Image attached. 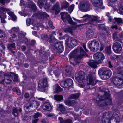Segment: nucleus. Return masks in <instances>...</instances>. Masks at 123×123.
Here are the masks:
<instances>
[{"label": "nucleus", "instance_id": "1", "mask_svg": "<svg viewBox=\"0 0 123 123\" xmlns=\"http://www.w3.org/2000/svg\"><path fill=\"white\" fill-rule=\"evenodd\" d=\"M85 73L82 71H79L76 74L75 78L76 80L79 83V86L81 88H83L86 83L88 85L92 86L96 84L97 81L94 75H89L88 77L89 80L87 81L85 79Z\"/></svg>", "mask_w": 123, "mask_h": 123}, {"label": "nucleus", "instance_id": "2", "mask_svg": "<svg viewBox=\"0 0 123 123\" xmlns=\"http://www.w3.org/2000/svg\"><path fill=\"white\" fill-rule=\"evenodd\" d=\"M87 55L86 53L84 51L82 47H78L71 53L68 56L71 63L75 65L79 62L75 60V58H81L83 56Z\"/></svg>", "mask_w": 123, "mask_h": 123}, {"label": "nucleus", "instance_id": "3", "mask_svg": "<svg viewBox=\"0 0 123 123\" xmlns=\"http://www.w3.org/2000/svg\"><path fill=\"white\" fill-rule=\"evenodd\" d=\"M88 46L90 50L97 51L99 49V44L98 41L94 39L88 42Z\"/></svg>", "mask_w": 123, "mask_h": 123}, {"label": "nucleus", "instance_id": "4", "mask_svg": "<svg viewBox=\"0 0 123 123\" xmlns=\"http://www.w3.org/2000/svg\"><path fill=\"white\" fill-rule=\"evenodd\" d=\"M39 102L34 101L31 103H29L24 106V109L27 112H30L31 110V108L33 107L37 109L40 105Z\"/></svg>", "mask_w": 123, "mask_h": 123}, {"label": "nucleus", "instance_id": "5", "mask_svg": "<svg viewBox=\"0 0 123 123\" xmlns=\"http://www.w3.org/2000/svg\"><path fill=\"white\" fill-rule=\"evenodd\" d=\"M78 43L77 40L71 37H69L65 42V44L67 46L70 48H72L76 46Z\"/></svg>", "mask_w": 123, "mask_h": 123}, {"label": "nucleus", "instance_id": "6", "mask_svg": "<svg viewBox=\"0 0 123 123\" xmlns=\"http://www.w3.org/2000/svg\"><path fill=\"white\" fill-rule=\"evenodd\" d=\"M85 20H88L89 22L88 23V26H94L92 24L94 21L97 20L99 19V18L97 16L93 15H85L83 17Z\"/></svg>", "mask_w": 123, "mask_h": 123}, {"label": "nucleus", "instance_id": "7", "mask_svg": "<svg viewBox=\"0 0 123 123\" xmlns=\"http://www.w3.org/2000/svg\"><path fill=\"white\" fill-rule=\"evenodd\" d=\"M61 18L64 22H66L67 20H68V23L70 24L75 25L76 23L72 21L71 18L70 16L67 14V12H63L60 13Z\"/></svg>", "mask_w": 123, "mask_h": 123}, {"label": "nucleus", "instance_id": "8", "mask_svg": "<svg viewBox=\"0 0 123 123\" xmlns=\"http://www.w3.org/2000/svg\"><path fill=\"white\" fill-rule=\"evenodd\" d=\"M93 57L94 59L97 60V61L98 64H100L102 62V61L105 58L104 55L101 52H97L94 54Z\"/></svg>", "mask_w": 123, "mask_h": 123}, {"label": "nucleus", "instance_id": "9", "mask_svg": "<svg viewBox=\"0 0 123 123\" xmlns=\"http://www.w3.org/2000/svg\"><path fill=\"white\" fill-rule=\"evenodd\" d=\"M20 5H21L25 6V7H31L34 10L36 9V6L35 4L30 1H29L28 3H26V4L25 2L23 0H21Z\"/></svg>", "mask_w": 123, "mask_h": 123}, {"label": "nucleus", "instance_id": "10", "mask_svg": "<svg viewBox=\"0 0 123 123\" xmlns=\"http://www.w3.org/2000/svg\"><path fill=\"white\" fill-rule=\"evenodd\" d=\"M73 84L72 80L68 79L63 81H62L60 84L61 86L64 88H68Z\"/></svg>", "mask_w": 123, "mask_h": 123}, {"label": "nucleus", "instance_id": "11", "mask_svg": "<svg viewBox=\"0 0 123 123\" xmlns=\"http://www.w3.org/2000/svg\"><path fill=\"white\" fill-rule=\"evenodd\" d=\"M53 49L59 52H62L63 50V46L61 42L55 43L54 45Z\"/></svg>", "mask_w": 123, "mask_h": 123}, {"label": "nucleus", "instance_id": "12", "mask_svg": "<svg viewBox=\"0 0 123 123\" xmlns=\"http://www.w3.org/2000/svg\"><path fill=\"white\" fill-rule=\"evenodd\" d=\"M89 7V4L87 2H84L80 4L79 6V9L83 12H85L88 11Z\"/></svg>", "mask_w": 123, "mask_h": 123}, {"label": "nucleus", "instance_id": "13", "mask_svg": "<svg viewBox=\"0 0 123 123\" xmlns=\"http://www.w3.org/2000/svg\"><path fill=\"white\" fill-rule=\"evenodd\" d=\"M93 5L95 7L103 9L104 7H101L102 5V0H90Z\"/></svg>", "mask_w": 123, "mask_h": 123}, {"label": "nucleus", "instance_id": "14", "mask_svg": "<svg viewBox=\"0 0 123 123\" xmlns=\"http://www.w3.org/2000/svg\"><path fill=\"white\" fill-rule=\"evenodd\" d=\"M113 49L114 52L116 53H119L122 49V47L120 43L116 42L113 45Z\"/></svg>", "mask_w": 123, "mask_h": 123}, {"label": "nucleus", "instance_id": "15", "mask_svg": "<svg viewBox=\"0 0 123 123\" xmlns=\"http://www.w3.org/2000/svg\"><path fill=\"white\" fill-rule=\"evenodd\" d=\"M45 1V3L44 5V7L46 10H47L49 7L50 6V4L47 3L46 1L45 0H39L38 2V5L40 8H42L43 6L44 3Z\"/></svg>", "mask_w": 123, "mask_h": 123}, {"label": "nucleus", "instance_id": "16", "mask_svg": "<svg viewBox=\"0 0 123 123\" xmlns=\"http://www.w3.org/2000/svg\"><path fill=\"white\" fill-rule=\"evenodd\" d=\"M52 109V106L50 104L49 102H45L42 106L41 109L43 111H49L51 110Z\"/></svg>", "mask_w": 123, "mask_h": 123}, {"label": "nucleus", "instance_id": "17", "mask_svg": "<svg viewBox=\"0 0 123 123\" xmlns=\"http://www.w3.org/2000/svg\"><path fill=\"white\" fill-rule=\"evenodd\" d=\"M19 28L18 27H13L9 31V32L11 34V36L12 38L15 37L16 35L19 33Z\"/></svg>", "mask_w": 123, "mask_h": 123}, {"label": "nucleus", "instance_id": "18", "mask_svg": "<svg viewBox=\"0 0 123 123\" xmlns=\"http://www.w3.org/2000/svg\"><path fill=\"white\" fill-rule=\"evenodd\" d=\"M102 74L103 75V78L104 80L108 79L111 75L112 73L109 70H107L103 71Z\"/></svg>", "mask_w": 123, "mask_h": 123}, {"label": "nucleus", "instance_id": "19", "mask_svg": "<svg viewBox=\"0 0 123 123\" xmlns=\"http://www.w3.org/2000/svg\"><path fill=\"white\" fill-rule=\"evenodd\" d=\"M38 86L42 88L48 86L47 78L43 79L42 82L39 84Z\"/></svg>", "mask_w": 123, "mask_h": 123}, {"label": "nucleus", "instance_id": "20", "mask_svg": "<svg viewBox=\"0 0 123 123\" xmlns=\"http://www.w3.org/2000/svg\"><path fill=\"white\" fill-rule=\"evenodd\" d=\"M52 11L55 13V15H57L60 12V9L59 7V4L56 3V4L54 5L52 9Z\"/></svg>", "mask_w": 123, "mask_h": 123}, {"label": "nucleus", "instance_id": "21", "mask_svg": "<svg viewBox=\"0 0 123 123\" xmlns=\"http://www.w3.org/2000/svg\"><path fill=\"white\" fill-rule=\"evenodd\" d=\"M98 62L97 61L91 60L88 62V65L91 67L94 68H95L97 67V65L99 64H98L97 62Z\"/></svg>", "mask_w": 123, "mask_h": 123}, {"label": "nucleus", "instance_id": "22", "mask_svg": "<svg viewBox=\"0 0 123 123\" xmlns=\"http://www.w3.org/2000/svg\"><path fill=\"white\" fill-rule=\"evenodd\" d=\"M4 79L5 82L7 83H9L11 82L12 80V77L10 75H4Z\"/></svg>", "mask_w": 123, "mask_h": 123}, {"label": "nucleus", "instance_id": "23", "mask_svg": "<svg viewBox=\"0 0 123 123\" xmlns=\"http://www.w3.org/2000/svg\"><path fill=\"white\" fill-rule=\"evenodd\" d=\"M72 69V67L70 66H66L65 69V74L66 76H68L70 75Z\"/></svg>", "mask_w": 123, "mask_h": 123}, {"label": "nucleus", "instance_id": "24", "mask_svg": "<svg viewBox=\"0 0 123 123\" xmlns=\"http://www.w3.org/2000/svg\"><path fill=\"white\" fill-rule=\"evenodd\" d=\"M114 83L115 85H120L123 83V79L121 78L115 77L114 79Z\"/></svg>", "mask_w": 123, "mask_h": 123}, {"label": "nucleus", "instance_id": "25", "mask_svg": "<svg viewBox=\"0 0 123 123\" xmlns=\"http://www.w3.org/2000/svg\"><path fill=\"white\" fill-rule=\"evenodd\" d=\"M65 104L69 106H72L76 104V101L74 100H67L65 102Z\"/></svg>", "mask_w": 123, "mask_h": 123}, {"label": "nucleus", "instance_id": "26", "mask_svg": "<svg viewBox=\"0 0 123 123\" xmlns=\"http://www.w3.org/2000/svg\"><path fill=\"white\" fill-rule=\"evenodd\" d=\"M94 35V33L92 31L91 29L88 30L86 34V37L88 38H90L92 37Z\"/></svg>", "mask_w": 123, "mask_h": 123}, {"label": "nucleus", "instance_id": "27", "mask_svg": "<svg viewBox=\"0 0 123 123\" xmlns=\"http://www.w3.org/2000/svg\"><path fill=\"white\" fill-rule=\"evenodd\" d=\"M54 33V34L55 35H56L55 32H53L51 33V35H49V36L48 37V39L49 40V42L51 43H53L54 42H56L57 41V40L55 39V38H53L52 40L51 39L52 36Z\"/></svg>", "mask_w": 123, "mask_h": 123}, {"label": "nucleus", "instance_id": "28", "mask_svg": "<svg viewBox=\"0 0 123 123\" xmlns=\"http://www.w3.org/2000/svg\"><path fill=\"white\" fill-rule=\"evenodd\" d=\"M80 95V94L79 93L71 95L69 96V98L70 99H77L78 98Z\"/></svg>", "mask_w": 123, "mask_h": 123}, {"label": "nucleus", "instance_id": "29", "mask_svg": "<svg viewBox=\"0 0 123 123\" xmlns=\"http://www.w3.org/2000/svg\"><path fill=\"white\" fill-rule=\"evenodd\" d=\"M54 99L56 100L60 101L63 99V96L62 95H55L54 96Z\"/></svg>", "mask_w": 123, "mask_h": 123}, {"label": "nucleus", "instance_id": "30", "mask_svg": "<svg viewBox=\"0 0 123 123\" xmlns=\"http://www.w3.org/2000/svg\"><path fill=\"white\" fill-rule=\"evenodd\" d=\"M57 107L58 109L62 112L63 111H64L65 110V108L63 105L61 104H58Z\"/></svg>", "mask_w": 123, "mask_h": 123}, {"label": "nucleus", "instance_id": "31", "mask_svg": "<svg viewBox=\"0 0 123 123\" xmlns=\"http://www.w3.org/2000/svg\"><path fill=\"white\" fill-rule=\"evenodd\" d=\"M116 70L117 74L123 76V71L121 70V68H117Z\"/></svg>", "mask_w": 123, "mask_h": 123}, {"label": "nucleus", "instance_id": "32", "mask_svg": "<svg viewBox=\"0 0 123 123\" xmlns=\"http://www.w3.org/2000/svg\"><path fill=\"white\" fill-rule=\"evenodd\" d=\"M111 48L110 46L106 47L105 49V53L109 55L111 54Z\"/></svg>", "mask_w": 123, "mask_h": 123}, {"label": "nucleus", "instance_id": "33", "mask_svg": "<svg viewBox=\"0 0 123 123\" xmlns=\"http://www.w3.org/2000/svg\"><path fill=\"white\" fill-rule=\"evenodd\" d=\"M69 5L68 3L66 1L62 2L61 5V8L62 9L65 8Z\"/></svg>", "mask_w": 123, "mask_h": 123}, {"label": "nucleus", "instance_id": "34", "mask_svg": "<svg viewBox=\"0 0 123 123\" xmlns=\"http://www.w3.org/2000/svg\"><path fill=\"white\" fill-rule=\"evenodd\" d=\"M10 10L9 9L1 8H0V13H5L6 12H8Z\"/></svg>", "mask_w": 123, "mask_h": 123}, {"label": "nucleus", "instance_id": "35", "mask_svg": "<svg viewBox=\"0 0 123 123\" xmlns=\"http://www.w3.org/2000/svg\"><path fill=\"white\" fill-rule=\"evenodd\" d=\"M74 4L71 5L68 8V12H69L71 14L73 10L74 9Z\"/></svg>", "mask_w": 123, "mask_h": 123}, {"label": "nucleus", "instance_id": "36", "mask_svg": "<svg viewBox=\"0 0 123 123\" xmlns=\"http://www.w3.org/2000/svg\"><path fill=\"white\" fill-rule=\"evenodd\" d=\"M72 29L70 27H68L65 28L64 30V31L66 32H70L71 33L72 32Z\"/></svg>", "mask_w": 123, "mask_h": 123}, {"label": "nucleus", "instance_id": "37", "mask_svg": "<svg viewBox=\"0 0 123 123\" xmlns=\"http://www.w3.org/2000/svg\"><path fill=\"white\" fill-rule=\"evenodd\" d=\"M13 114L15 116H17L18 115V111L17 109L15 108H13Z\"/></svg>", "mask_w": 123, "mask_h": 123}, {"label": "nucleus", "instance_id": "38", "mask_svg": "<svg viewBox=\"0 0 123 123\" xmlns=\"http://www.w3.org/2000/svg\"><path fill=\"white\" fill-rule=\"evenodd\" d=\"M56 85L57 86V87L55 89L56 92H61L63 91V89L58 86V84H56Z\"/></svg>", "mask_w": 123, "mask_h": 123}, {"label": "nucleus", "instance_id": "39", "mask_svg": "<svg viewBox=\"0 0 123 123\" xmlns=\"http://www.w3.org/2000/svg\"><path fill=\"white\" fill-rule=\"evenodd\" d=\"M38 15L41 16H43L46 17H48L49 16V15L44 12H43L42 13H39Z\"/></svg>", "mask_w": 123, "mask_h": 123}, {"label": "nucleus", "instance_id": "40", "mask_svg": "<svg viewBox=\"0 0 123 123\" xmlns=\"http://www.w3.org/2000/svg\"><path fill=\"white\" fill-rule=\"evenodd\" d=\"M115 22H117V23H122V19L119 18H115Z\"/></svg>", "mask_w": 123, "mask_h": 123}, {"label": "nucleus", "instance_id": "41", "mask_svg": "<svg viewBox=\"0 0 123 123\" xmlns=\"http://www.w3.org/2000/svg\"><path fill=\"white\" fill-rule=\"evenodd\" d=\"M42 116L41 114L39 112H37L33 116V117L35 118H38Z\"/></svg>", "mask_w": 123, "mask_h": 123}, {"label": "nucleus", "instance_id": "42", "mask_svg": "<svg viewBox=\"0 0 123 123\" xmlns=\"http://www.w3.org/2000/svg\"><path fill=\"white\" fill-rule=\"evenodd\" d=\"M47 35L46 34H42L41 35V39L43 40H46L47 38L48 39V37H47Z\"/></svg>", "mask_w": 123, "mask_h": 123}, {"label": "nucleus", "instance_id": "43", "mask_svg": "<svg viewBox=\"0 0 123 123\" xmlns=\"http://www.w3.org/2000/svg\"><path fill=\"white\" fill-rule=\"evenodd\" d=\"M8 47L10 49L12 48H15V44L14 43H13L12 44H9Z\"/></svg>", "mask_w": 123, "mask_h": 123}, {"label": "nucleus", "instance_id": "44", "mask_svg": "<svg viewBox=\"0 0 123 123\" xmlns=\"http://www.w3.org/2000/svg\"><path fill=\"white\" fill-rule=\"evenodd\" d=\"M3 16H4V18L2 17V15H0V17L2 22L3 23H5V22L6 21H5V20H4V18H5L6 17V16L5 15H3Z\"/></svg>", "mask_w": 123, "mask_h": 123}, {"label": "nucleus", "instance_id": "45", "mask_svg": "<svg viewBox=\"0 0 123 123\" xmlns=\"http://www.w3.org/2000/svg\"><path fill=\"white\" fill-rule=\"evenodd\" d=\"M52 22L51 21H49V27L52 29H53L54 28V27L52 25Z\"/></svg>", "mask_w": 123, "mask_h": 123}, {"label": "nucleus", "instance_id": "46", "mask_svg": "<svg viewBox=\"0 0 123 123\" xmlns=\"http://www.w3.org/2000/svg\"><path fill=\"white\" fill-rule=\"evenodd\" d=\"M60 73L61 72L60 71H55L54 72V73L56 77H57L60 75Z\"/></svg>", "mask_w": 123, "mask_h": 123}, {"label": "nucleus", "instance_id": "47", "mask_svg": "<svg viewBox=\"0 0 123 123\" xmlns=\"http://www.w3.org/2000/svg\"><path fill=\"white\" fill-rule=\"evenodd\" d=\"M31 23V20L30 18H27L26 19V24L28 26H29Z\"/></svg>", "mask_w": 123, "mask_h": 123}, {"label": "nucleus", "instance_id": "48", "mask_svg": "<svg viewBox=\"0 0 123 123\" xmlns=\"http://www.w3.org/2000/svg\"><path fill=\"white\" fill-rule=\"evenodd\" d=\"M1 2L3 4H4L5 3H7L10 2V0H0Z\"/></svg>", "mask_w": 123, "mask_h": 123}, {"label": "nucleus", "instance_id": "49", "mask_svg": "<svg viewBox=\"0 0 123 123\" xmlns=\"http://www.w3.org/2000/svg\"><path fill=\"white\" fill-rule=\"evenodd\" d=\"M4 48V46L1 44H0V52L3 51Z\"/></svg>", "mask_w": 123, "mask_h": 123}, {"label": "nucleus", "instance_id": "50", "mask_svg": "<svg viewBox=\"0 0 123 123\" xmlns=\"http://www.w3.org/2000/svg\"><path fill=\"white\" fill-rule=\"evenodd\" d=\"M72 121L69 119H68L65 120L64 121V123H72Z\"/></svg>", "mask_w": 123, "mask_h": 123}, {"label": "nucleus", "instance_id": "51", "mask_svg": "<svg viewBox=\"0 0 123 123\" xmlns=\"http://www.w3.org/2000/svg\"><path fill=\"white\" fill-rule=\"evenodd\" d=\"M41 122L42 123H48L49 121L47 118H45L42 120Z\"/></svg>", "mask_w": 123, "mask_h": 123}, {"label": "nucleus", "instance_id": "52", "mask_svg": "<svg viewBox=\"0 0 123 123\" xmlns=\"http://www.w3.org/2000/svg\"><path fill=\"white\" fill-rule=\"evenodd\" d=\"M104 97H106L107 98H110V95L108 93L105 92V95Z\"/></svg>", "mask_w": 123, "mask_h": 123}, {"label": "nucleus", "instance_id": "53", "mask_svg": "<svg viewBox=\"0 0 123 123\" xmlns=\"http://www.w3.org/2000/svg\"><path fill=\"white\" fill-rule=\"evenodd\" d=\"M117 32H114L113 34V38L114 39L116 38H117Z\"/></svg>", "mask_w": 123, "mask_h": 123}, {"label": "nucleus", "instance_id": "54", "mask_svg": "<svg viewBox=\"0 0 123 123\" xmlns=\"http://www.w3.org/2000/svg\"><path fill=\"white\" fill-rule=\"evenodd\" d=\"M29 97L30 96L29 94L27 93H25L24 97L25 98L28 99L29 98Z\"/></svg>", "mask_w": 123, "mask_h": 123}, {"label": "nucleus", "instance_id": "55", "mask_svg": "<svg viewBox=\"0 0 123 123\" xmlns=\"http://www.w3.org/2000/svg\"><path fill=\"white\" fill-rule=\"evenodd\" d=\"M7 13L11 17H12L13 15L14 14L13 13V12L11 11H9Z\"/></svg>", "mask_w": 123, "mask_h": 123}, {"label": "nucleus", "instance_id": "56", "mask_svg": "<svg viewBox=\"0 0 123 123\" xmlns=\"http://www.w3.org/2000/svg\"><path fill=\"white\" fill-rule=\"evenodd\" d=\"M0 33V38H2L4 37V34L3 32L1 30V32Z\"/></svg>", "mask_w": 123, "mask_h": 123}, {"label": "nucleus", "instance_id": "57", "mask_svg": "<svg viewBox=\"0 0 123 123\" xmlns=\"http://www.w3.org/2000/svg\"><path fill=\"white\" fill-rule=\"evenodd\" d=\"M119 11L121 12V14H123V6L121 7L119 9Z\"/></svg>", "mask_w": 123, "mask_h": 123}, {"label": "nucleus", "instance_id": "58", "mask_svg": "<svg viewBox=\"0 0 123 123\" xmlns=\"http://www.w3.org/2000/svg\"><path fill=\"white\" fill-rule=\"evenodd\" d=\"M59 120L60 123H64V121L65 120H64L62 117H59Z\"/></svg>", "mask_w": 123, "mask_h": 123}, {"label": "nucleus", "instance_id": "59", "mask_svg": "<svg viewBox=\"0 0 123 123\" xmlns=\"http://www.w3.org/2000/svg\"><path fill=\"white\" fill-rule=\"evenodd\" d=\"M111 28L112 29H117V27L116 25H112L111 26Z\"/></svg>", "mask_w": 123, "mask_h": 123}, {"label": "nucleus", "instance_id": "60", "mask_svg": "<svg viewBox=\"0 0 123 123\" xmlns=\"http://www.w3.org/2000/svg\"><path fill=\"white\" fill-rule=\"evenodd\" d=\"M83 47L85 50V51L86 52H88V50L86 49V46L84 44H83Z\"/></svg>", "mask_w": 123, "mask_h": 123}, {"label": "nucleus", "instance_id": "61", "mask_svg": "<svg viewBox=\"0 0 123 123\" xmlns=\"http://www.w3.org/2000/svg\"><path fill=\"white\" fill-rule=\"evenodd\" d=\"M18 37L19 38H23L24 37V36L22 34L20 33L19 34Z\"/></svg>", "mask_w": 123, "mask_h": 123}, {"label": "nucleus", "instance_id": "62", "mask_svg": "<svg viewBox=\"0 0 123 123\" xmlns=\"http://www.w3.org/2000/svg\"><path fill=\"white\" fill-rule=\"evenodd\" d=\"M38 119H36L32 120V123H36L38 121Z\"/></svg>", "mask_w": 123, "mask_h": 123}, {"label": "nucleus", "instance_id": "63", "mask_svg": "<svg viewBox=\"0 0 123 123\" xmlns=\"http://www.w3.org/2000/svg\"><path fill=\"white\" fill-rule=\"evenodd\" d=\"M37 99L38 100L42 101H44L45 100V98H37Z\"/></svg>", "mask_w": 123, "mask_h": 123}, {"label": "nucleus", "instance_id": "64", "mask_svg": "<svg viewBox=\"0 0 123 123\" xmlns=\"http://www.w3.org/2000/svg\"><path fill=\"white\" fill-rule=\"evenodd\" d=\"M12 17V19L14 20H15L16 18V16L14 14L12 16V17Z\"/></svg>", "mask_w": 123, "mask_h": 123}]
</instances>
